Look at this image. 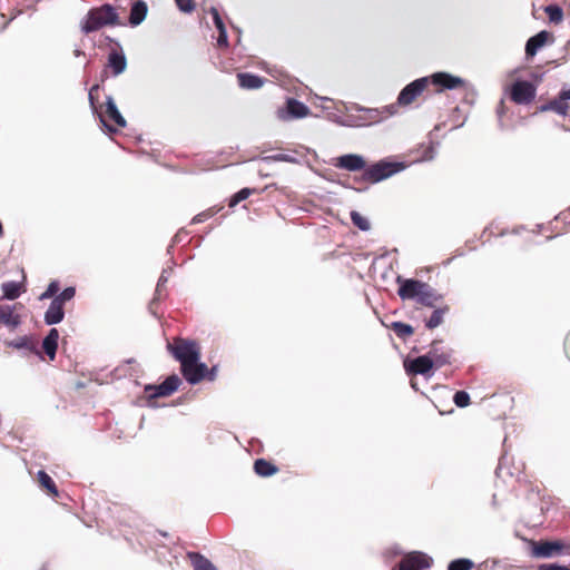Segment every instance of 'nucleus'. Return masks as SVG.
I'll use <instances>...</instances> for the list:
<instances>
[{"label":"nucleus","instance_id":"46","mask_svg":"<svg viewBox=\"0 0 570 570\" xmlns=\"http://www.w3.org/2000/svg\"><path fill=\"white\" fill-rule=\"evenodd\" d=\"M538 570H570V567L559 563H541Z\"/></svg>","mask_w":570,"mask_h":570},{"label":"nucleus","instance_id":"6","mask_svg":"<svg viewBox=\"0 0 570 570\" xmlns=\"http://www.w3.org/2000/svg\"><path fill=\"white\" fill-rule=\"evenodd\" d=\"M180 384L181 380L177 374L167 376L161 383L157 385L145 384V397H148L146 405L156 407L157 405L155 399L171 395L178 390Z\"/></svg>","mask_w":570,"mask_h":570},{"label":"nucleus","instance_id":"56","mask_svg":"<svg viewBox=\"0 0 570 570\" xmlns=\"http://www.w3.org/2000/svg\"><path fill=\"white\" fill-rule=\"evenodd\" d=\"M569 212H570V207H569Z\"/></svg>","mask_w":570,"mask_h":570},{"label":"nucleus","instance_id":"4","mask_svg":"<svg viewBox=\"0 0 570 570\" xmlns=\"http://www.w3.org/2000/svg\"><path fill=\"white\" fill-rule=\"evenodd\" d=\"M180 361V370L184 379L191 385L199 383L204 379L214 381L216 377L217 366L212 368L205 363L199 362L200 358H177Z\"/></svg>","mask_w":570,"mask_h":570},{"label":"nucleus","instance_id":"17","mask_svg":"<svg viewBox=\"0 0 570 570\" xmlns=\"http://www.w3.org/2000/svg\"><path fill=\"white\" fill-rule=\"evenodd\" d=\"M309 108L302 101L289 98L286 101V110L279 109L277 111L278 118L281 119H298L304 118L308 115Z\"/></svg>","mask_w":570,"mask_h":570},{"label":"nucleus","instance_id":"12","mask_svg":"<svg viewBox=\"0 0 570 570\" xmlns=\"http://www.w3.org/2000/svg\"><path fill=\"white\" fill-rule=\"evenodd\" d=\"M535 87L527 80H517L511 86V100L518 105H528L535 97Z\"/></svg>","mask_w":570,"mask_h":570},{"label":"nucleus","instance_id":"9","mask_svg":"<svg viewBox=\"0 0 570 570\" xmlns=\"http://www.w3.org/2000/svg\"><path fill=\"white\" fill-rule=\"evenodd\" d=\"M99 118L102 129L108 134H114L117 130L109 124V121L116 124L119 127L126 126V119L118 110V107L111 96L106 97V111L105 114H96Z\"/></svg>","mask_w":570,"mask_h":570},{"label":"nucleus","instance_id":"42","mask_svg":"<svg viewBox=\"0 0 570 570\" xmlns=\"http://www.w3.org/2000/svg\"><path fill=\"white\" fill-rule=\"evenodd\" d=\"M453 402L458 407H465L470 404V395L465 391H458L453 396Z\"/></svg>","mask_w":570,"mask_h":570},{"label":"nucleus","instance_id":"53","mask_svg":"<svg viewBox=\"0 0 570 570\" xmlns=\"http://www.w3.org/2000/svg\"><path fill=\"white\" fill-rule=\"evenodd\" d=\"M144 12H145V17H146V16H147V12H148V8H147V4H146V3H145Z\"/></svg>","mask_w":570,"mask_h":570},{"label":"nucleus","instance_id":"36","mask_svg":"<svg viewBox=\"0 0 570 570\" xmlns=\"http://www.w3.org/2000/svg\"><path fill=\"white\" fill-rule=\"evenodd\" d=\"M157 537H161L163 539H167L169 535L167 532H161V531H145V542L148 543V546L150 548H155V547H165L164 543H157L156 540H157Z\"/></svg>","mask_w":570,"mask_h":570},{"label":"nucleus","instance_id":"40","mask_svg":"<svg viewBox=\"0 0 570 570\" xmlns=\"http://www.w3.org/2000/svg\"><path fill=\"white\" fill-rule=\"evenodd\" d=\"M392 328H393L394 333L399 337H402V338H404L413 333L412 326L409 324L402 323V322H394L392 324Z\"/></svg>","mask_w":570,"mask_h":570},{"label":"nucleus","instance_id":"50","mask_svg":"<svg viewBox=\"0 0 570 570\" xmlns=\"http://www.w3.org/2000/svg\"><path fill=\"white\" fill-rule=\"evenodd\" d=\"M438 348L434 346L433 352H429L425 356H445L444 352H442L441 354H438Z\"/></svg>","mask_w":570,"mask_h":570},{"label":"nucleus","instance_id":"39","mask_svg":"<svg viewBox=\"0 0 570 570\" xmlns=\"http://www.w3.org/2000/svg\"><path fill=\"white\" fill-rule=\"evenodd\" d=\"M472 567L473 562L470 559L460 558L452 560L448 566V570H471Z\"/></svg>","mask_w":570,"mask_h":570},{"label":"nucleus","instance_id":"19","mask_svg":"<svg viewBox=\"0 0 570 570\" xmlns=\"http://www.w3.org/2000/svg\"><path fill=\"white\" fill-rule=\"evenodd\" d=\"M7 345L18 351L31 354L33 356H42L38 341L29 335H23L7 342Z\"/></svg>","mask_w":570,"mask_h":570},{"label":"nucleus","instance_id":"3","mask_svg":"<svg viewBox=\"0 0 570 570\" xmlns=\"http://www.w3.org/2000/svg\"><path fill=\"white\" fill-rule=\"evenodd\" d=\"M406 168V164L403 161H394L390 158L381 159L364 169L361 180L377 184L381 183Z\"/></svg>","mask_w":570,"mask_h":570},{"label":"nucleus","instance_id":"24","mask_svg":"<svg viewBox=\"0 0 570 570\" xmlns=\"http://www.w3.org/2000/svg\"><path fill=\"white\" fill-rule=\"evenodd\" d=\"M65 317V311L63 306L56 303L55 301H51L48 309L45 313V323L47 325H56L62 322Z\"/></svg>","mask_w":570,"mask_h":570},{"label":"nucleus","instance_id":"32","mask_svg":"<svg viewBox=\"0 0 570 570\" xmlns=\"http://www.w3.org/2000/svg\"><path fill=\"white\" fill-rule=\"evenodd\" d=\"M38 481L49 493L58 495V489L52 478L45 471L38 472Z\"/></svg>","mask_w":570,"mask_h":570},{"label":"nucleus","instance_id":"18","mask_svg":"<svg viewBox=\"0 0 570 570\" xmlns=\"http://www.w3.org/2000/svg\"><path fill=\"white\" fill-rule=\"evenodd\" d=\"M568 100H570V89H562L558 97L550 100L549 102L540 106V111H554L561 116H566L569 110Z\"/></svg>","mask_w":570,"mask_h":570},{"label":"nucleus","instance_id":"10","mask_svg":"<svg viewBox=\"0 0 570 570\" xmlns=\"http://www.w3.org/2000/svg\"><path fill=\"white\" fill-rule=\"evenodd\" d=\"M428 77H421L406 85L399 94L396 105L406 107L411 105L428 88Z\"/></svg>","mask_w":570,"mask_h":570},{"label":"nucleus","instance_id":"44","mask_svg":"<svg viewBox=\"0 0 570 570\" xmlns=\"http://www.w3.org/2000/svg\"><path fill=\"white\" fill-rule=\"evenodd\" d=\"M263 161H285V163H294L295 158L287 154H276L272 156H266L262 158Z\"/></svg>","mask_w":570,"mask_h":570},{"label":"nucleus","instance_id":"22","mask_svg":"<svg viewBox=\"0 0 570 570\" xmlns=\"http://www.w3.org/2000/svg\"><path fill=\"white\" fill-rule=\"evenodd\" d=\"M107 67L111 69L114 76L122 73L127 67V60L124 52L111 50L108 55Z\"/></svg>","mask_w":570,"mask_h":570},{"label":"nucleus","instance_id":"28","mask_svg":"<svg viewBox=\"0 0 570 570\" xmlns=\"http://www.w3.org/2000/svg\"><path fill=\"white\" fill-rule=\"evenodd\" d=\"M2 297L9 301L17 299L22 292V284L10 281L1 284Z\"/></svg>","mask_w":570,"mask_h":570},{"label":"nucleus","instance_id":"35","mask_svg":"<svg viewBox=\"0 0 570 570\" xmlns=\"http://www.w3.org/2000/svg\"><path fill=\"white\" fill-rule=\"evenodd\" d=\"M544 11L551 22L558 23L563 19V10L558 4H549L544 8Z\"/></svg>","mask_w":570,"mask_h":570},{"label":"nucleus","instance_id":"49","mask_svg":"<svg viewBox=\"0 0 570 570\" xmlns=\"http://www.w3.org/2000/svg\"><path fill=\"white\" fill-rule=\"evenodd\" d=\"M208 217H209V215H208L207 213H200V214L196 215V216L193 218V223H194V224L203 223V222H205Z\"/></svg>","mask_w":570,"mask_h":570},{"label":"nucleus","instance_id":"13","mask_svg":"<svg viewBox=\"0 0 570 570\" xmlns=\"http://www.w3.org/2000/svg\"><path fill=\"white\" fill-rule=\"evenodd\" d=\"M428 79L429 85L432 83L436 86L439 91L454 90L468 85L463 78L443 71L434 72L429 76Z\"/></svg>","mask_w":570,"mask_h":570},{"label":"nucleus","instance_id":"20","mask_svg":"<svg viewBox=\"0 0 570 570\" xmlns=\"http://www.w3.org/2000/svg\"><path fill=\"white\" fill-rule=\"evenodd\" d=\"M552 39V35L547 30H541L537 35L530 37L525 42L527 57H534L537 52Z\"/></svg>","mask_w":570,"mask_h":570},{"label":"nucleus","instance_id":"26","mask_svg":"<svg viewBox=\"0 0 570 570\" xmlns=\"http://www.w3.org/2000/svg\"><path fill=\"white\" fill-rule=\"evenodd\" d=\"M20 323V315L13 313V307L9 305H0V324L16 328Z\"/></svg>","mask_w":570,"mask_h":570},{"label":"nucleus","instance_id":"55","mask_svg":"<svg viewBox=\"0 0 570 570\" xmlns=\"http://www.w3.org/2000/svg\"><path fill=\"white\" fill-rule=\"evenodd\" d=\"M501 470V462L499 463V466L497 468V473Z\"/></svg>","mask_w":570,"mask_h":570},{"label":"nucleus","instance_id":"27","mask_svg":"<svg viewBox=\"0 0 570 570\" xmlns=\"http://www.w3.org/2000/svg\"><path fill=\"white\" fill-rule=\"evenodd\" d=\"M59 332L57 328H50L42 341V348L46 356H56L58 350Z\"/></svg>","mask_w":570,"mask_h":570},{"label":"nucleus","instance_id":"52","mask_svg":"<svg viewBox=\"0 0 570 570\" xmlns=\"http://www.w3.org/2000/svg\"><path fill=\"white\" fill-rule=\"evenodd\" d=\"M235 30H236V31H237V33H238L237 42H239V41H240V30H239L238 28H235Z\"/></svg>","mask_w":570,"mask_h":570},{"label":"nucleus","instance_id":"2","mask_svg":"<svg viewBox=\"0 0 570 570\" xmlns=\"http://www.w3.org/2000/svg\"><path fill=\"white\" fill-rule=\"evenodd\" d=\"M397 282L400 283L397 294L402 299H413L428 307H434L438 302L443 299V295L428 283L413 278L401 279L400 277Z\"/></svg>","mask_w":570,"mask_h":570},{"label":"nucleus","instance_id":"11","mask_svg":"<svg viewBox=\"0 0 570 570\" xmlns=\"http://www.w3.org/2000/svg\"><path fill=\"white\" fill-rule=\"evenodd\" d=\"M531 556L533 558H553L563 554L564 543L562 541H531Z\"/></svg>","mask_w":570,"mask_h":570},{"label":"nucleus","instance_id":"30","mask_svg":"<svg viewBox=\"0 0 570 570\" xmlns=\"http://www.w3.org/2000/svg\"><path fill=\"white\" fill-rule=\"evenodd\" d=\"M187 557L190 560L194 570H217L207 558L198 552H188Z\"/></svg>","mask_w":570,"mask_h":570},{"label":"nucleus","instance_id":"1","mask_svg":"<svg viewBox=\"0 0 570 570\" xmlns=\"http://www.w3.org/2000/svg\"><path fill=\"white\" fill-rule=\"evenodd\" d=\"M142 22V0H135L128 20H121L116 8L105 3L98 8L90 9L81 24L85 33L97 31L104 26H131L137 27Z\"/></svg>","mask_w":570,"mask_h":570},{"label":"nucleus","instance_id":"51","mask_svg":"<svg viewBox=\"0 0 570 570\" xmlns=\"http://www.w3.org/2000/svg\"><path fill=\"white\" fill-rule=\"evenodd\" d=\"M73 53H75L76 57H80V56L85 55V52L82 50H80V49H76Z\"/></svg>","mask_w":570,"mask_h":570},{"label":"nucleus","instance_id":"43","mask_svg":"<svg viewBox=\"0 0 570 570\" xmlns=\"http://www.w3.org/2000/svg\"><path fill=\"white\" fill-rule=\"evenodd\" d=\"M60 289V286H59V282L58 281H52L49 283L47 289L40 295V299H48V298H53L57 293L59 292Z\"/></svg>","mask_w":570,"mask_h":570},{"label":"nucleus","instance_id":"45","mask_svg":"<svg viewBox=\"0 0 570 570\" xmlns=\"http://www.w3.org/2000/svg\"><path fill=\"white\" fill-rule=\"evenodd\" d=\"M175 2L183 12L189 13L195 9L194 0H175Z\"/></svg>","mask_w":570,"mask_h":570},{"label":"nucleus","instance_id":"21","mask_svg":"<svg viewBox=\"0 0 570 570\" xmlns=\"http://www.w3.org/2000/svg\"><path fill=\"white\" fill-rule=\"evenodd\" d=\"M209 12L212 14L214 24L218 31L217 46L220 48H227L228 47V37H227V30H226L225 23L223 21V18L220 17L218 10L215 7H212L209 9Z\"/></svg>","mask_w":570,"mask_h":570},{"label":"nucleus","instance_id":"25","mask_svg":"<svg viewBox=\"0 0 570 570\" xmlns=\"http://www.w3.org/2000/svg\"><path fill=\"white\" fill-rule=\"evenodd\" d=\"M170 272H171V269H164L158 278V282L156 285V291H155V297L153 298V302L149 305V311L155 316H156V312L154 311V305L157 301H160L166 295V283L168 282Z\"/></svg>","mask_w":570,"mask_h":570},{"label":"nucleus","instance_id":"47","mask_svg":"<svg viewBox=\"0 0 570 570\" xmlns=\"http://www.w3.org/2000/svg\"><path fill=\"white\" fill-rule=\"evenodd\" d=\"M188 233L184 229H180L176 235L173 237V244H179L183 242H187Z\"/></svg>","mask_w":570,"mask_h":570},{"label":"nucleus","instance_id":"15","mask_svg":"<svg viewBox=\"0 0 570 570\" xmlns=\"http://www.w3.org/2000/svg\"><path fill=\"white\" fill-rule=\"evenodd\" d=\"M432 558L419 551H413L403 557L399 570H425L430 568Z\"/></svg>","mask_w":570,"mask_h":570},{"label":"nucleus","instance_id":"38","mask_svg":"<svg viewBox=\"0 0 570 570\" xmlns=\"http://www.w3.org/2000/svg\"><path fill=\"white\" fill-rule=\"evenodd\" d=\"M256 193L255 188H242L229 200V207H235L238 203L247 199L252 194Z\"/></svg>","mask_w":570,"mask_h":570},{"label":"nucleus","instance_id":"37","mask_svg":"<svg viewBox=\"0 0 570 570\" xmlns=\"http://www.w3.org/2000/svg\"><path fill=\"white\" fill-rule=\"evenodd\" d=\"M351 220L352 223L361 230L366 232L371 228V224L368 219L362 216L358 212H351Z\"/></svg>","mask_w":570,"mask_h":570},{"label":"nucleus","instance_id":"8","mask_svg":"<svg viewBox=\"0 0 570 570\" xmlns=\"http://www.w3.org/2000/svg\"><path fill=\"white\" fill-rule=\"evenodd\" d=\"M434 358H403V367L409 376H421L426 384L434 375Z\"/></svg>","mask_w":570,"mask_h":570},{"label":"nucleus","instance_id":"16","mask_svg":"<svg viewBox=\"0 0 570 570\" xmlns=\"http://www.w3.org/2000/svg\"><path fill=\"white\" fill-rule=\"evenodd\" d=\"M334 166L348 171H358L366 168V161L358 154H345L335 158Z\"/></svg>","mask_w":570,"mask_h":570},{"label":"nucleus","instance_id":"48","mask_svg":"<svg viewBox=\"0 0 570 570\" xmlns=\"http://www.w3.org/2000/svg\"><path fill=\"white\" fill-rule=\"evenodd\" d=\"M421 381H422V379L419 380L417 376H410V385H411V387L414 391L419 392L420 391Z\"/></svg>","mask_w":570,"mask_h":570},{"label":"nucleus","instance_id":"7","mask_svg":"<svg viewBox=\"0 0 570 570\" xmlns=\"http://www.w3.org/2000/svg\"><path fill=\"white\" fill-rule=\"evenodd\" d=\"M395 105L386 106L382 110L377 108H363L357 107V110L362 111L363 115L358 116L357 119L354 117H350L347 121L344 122L346 126H368L373 124L380 122L382 119L392 116L395 111Z\"/></svg>","mask_w":570,"mask_h":570},{"label":"nucleus","instance_id":"14","mask_svg":"<svg viewBox=\"0 0 570 570\" xmlns=\"http://www.w3.org/2000/svg\"><path fill=\"white\" fill-rule=\"evenodd\" d=\"M171 356H200V346L195 340L177 338L167 344Z\"/></svg>","mask_w":570,"mask_h":570},{"label":"nucleus","instance_id":"33","mask_svg":"<svg viewBox=\"0 0 570 570\" xmlns=\"http://www.w3.org/2000/svg\"><path fill=\"white\" fill-rule=\"evenodd\" d=\"M419 151L420 155L414 159V161H430L436 156V148L432 142L426 146L422 145Z\"/></svg>","mask_w":570,"mask_h":570},{"label":"nucleus","instance_id":"41","mask_svg":"<svg viewBox=\"0 0 570 570\" xmlns=\"http://www.w3.org/2000/svg\"><path fill=\"white\" fill-rule=\"evenodd\" d=\"M99 89H100V85L96 83L89 89V92H88V100H89V104H90V107H91L94 114H98L97 102H98Z\"/></svg>","mask_w":570,"mask_h":570},{"label":"nucleus","instance_id":"5","mask_svg":"<svg viewBox=\"0 0 570 570\" xmlns=\"http://www.w3.org/2000/svg\"><path fill=\"white\" fill-rule=\"evenodd\" d=\"M180 384L181 380L177 374L167 376L161 383L157 385L145 384V397H148L146 405L156 407L157 405L155 399L171 395L178 390Z\"/></svg>","mask_w":570,"mask_h":570},{"label":"nucleus","instance_id":"31","mask_svg":"<svg viewBox=\"0 0 570 570\" xmlns=\"http://www.w3.org/2000/svg\"><path fill=\"white\" fill-rule=\"evenodd\" d=\"M448 311V306L435 308L426 320L425 326L430 330L438 327L443 322V317Z\"/></svg>","mask_w":570,"mask_h":570},{"label":"nucleus","instance_id":"34","mask_svg":"<svg viewBox=\"0 0 570 570\" xmlns=\"http://www.w3.org/2000/svg\"><path fill=\"white\" fill-rule=\"evenodd\" d=\"M76 295V288L73 286H68L63 288L59 294L52 298L56 303L60 304L61 306H65V304L69 301H71Z\"/></svg>","mask_w":570,"mask_h":570},{"label":"nucleus","instance_id":"23","mask_svg":"<svg viewBox=\"0 0 570 570\" xmlns=\"http://www.w3.org/2000/svg\"><path fill=\"white\" fill-rule=\"evenodd\" d=\"M237 80L240 88L248 90L258 89L265 82L264 78L249 72L237 73Z\"/></svg>","mask_w":570,"mask_h":570},{"label":"nucleus","instance_id":"29","mask_svg":"<svg viewBox=\"0 0 570 570\" xmlns=\"http://www.w3.org/2000/svg\"><path fill=\"white\" fill-rule=\"evenodd\" d=\"M254 471L257 475L267 478L275 474L278 471V469L276 465H274L273 463L268 462L265 459H257L254 462Z\"/></svg>","mask_w":570,"mask_h":570},{"label":"nucleus","instance_id":"54","mask_svg":"<svg viewBox=\"0 0 570 570\" xmlns=\"http://www.w3.org/2000/svg\"><path fill=\"white\" fill-rule=\"evenodd\" d=\"M138 426H139V428H141V426H142V417H140Z\"/></svg>","mask_w":570,"mask_h":570}]
</instances>
